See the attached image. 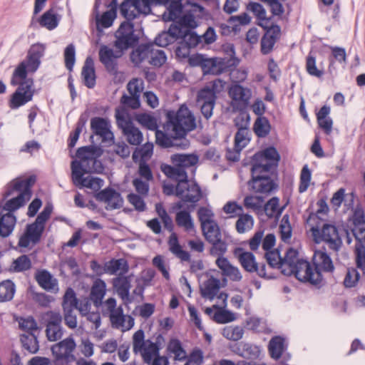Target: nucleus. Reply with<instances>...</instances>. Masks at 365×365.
<instances>
[{"instance_id":"f257e3e1","label":"nucleus","mask_w":365,"mask_h":365,"mask_svg":"<svg viewBox=\"0 0 365 365\" xmlns=\"http://www.w3.org/2000/svg\"><path fill=\"white\" fill-rule=\"evenodd\" d=\"M208 11L197 3L187 1L182 5L181 0L171 1L163 14L165 21H175L185 29H195L202 19H207Z\"/></svg>"},{"instance_id":"f03ea898","label":"nucleus","mask_w":365,"mask_h":365,"mask_svg":"<svg viewBox=\"0 0 365 365\" xmlns=\"http://www.w3.org/2000/svg\"><path fill=\"white\" fill-rule=\"evenodd\" d=\"M34 182L35 178L33 176L19 177L11 180L8 184L4 193L5 197H11V198L7 200L4 206H0V215L4 211L12 213L24 206L31 197V188Z\"/></svg>"},{"instance_id":"7ed1b4c3","label":"nucleus","mask_w":365,"mask_h":365,"mask_svg":"<svg viewBox=\"0 0 365 365\" xmlns=\"http://www.w3.org/2000/svg\"><path fill=\"white\" fill-rule=\"evenodd\" d=\"M288 262L283 265V274L294 275L300 282L318 285L323 281V275L316 272L314 265L307 260L299 259L296 250H288Z\"/></svg>"},{"instance_id":"20e7f679","label":"nucleus","mask_w":365,"mask_h":365,"mask_svg":"<svg viewBox=\"0 0 365 365\" xmlns=\"http://www.w3.org/2000/svg\"><path fill=\"white\" fill-rule=\"evenodd\" d=\"M162 172L168 178L178 181L175 187V195L183 202H197L202 197V191L199 185L192 181L187 180L186 172L174 170L171 165H161Z\"/></svg>"},{"instance_id":"39448f33","label":"nucleus","mask_w":365,"mask_h":365,"mask_svg":"<svg viewBox=\"0 0 365 365\" xmlns=\"http://www.w3.org/2000/svg\"><path fill=\"white\" fill-rule=\"evenodd\" d=\"M307 227L313 240L319 244L326 242L330 249L338 251L342 245L337 228L331 224L324 223L317 215H311L307 220Z\"/></svg>"},{"instance_id":"423d86ee","label":"nucleus","mask_w":365,"mask_h":365,"mask_svg":"<svg viewBox=\"0 0 365 365\" xmlns=\"http://www.w3.org/2000/svg\"><path fill=\"white\" fill-rule=\"evenodd\" d=\"M166 118L165 130H171L177 137L185 138L187 132L196 128L195 117L185 105H182L177 111H168Z\"/></svg>"},{"instance_id":"0eeeda50","label":"nucleus","mask_w":365,"mask_h":365,"mask_svg":"<svg viewBox=\"0 0 365 365\" xmlns=\"http://www.w3.org/2000/svg\"><path fill=\"white\" fill-rule=\"evenodd\" d=\"M52 205H46L37 216L34 222L26 226L24 233L19 238L20 247H30L38 243L45 228V224L52 212Z\"/></svg>"},{"instance_id":"6e6552de","label":"nucleus","mask_w":365,"mask_h":365,"mask_svg":"<svg viewBox=\"0 0 365 365\" xmlns=\"http://www.w3.org/2000/svg\"><path fill=\"white\" fill-rule=\"evenodd\" d=\"M45 48L41 44L33 45L29 51L27 58L19 64L14 70L11 83L17 86L22 81L29 80L28 72H35L41 63V58L43 56Z\"/></svg>"},{"instance_id":"1a4fd4ad","label":"nucleus","mask_w":365,"mask_h":365,"mask_svg":"<svg viewBox=\"0 0 365 365\" xmlns=\"http://www.w3.org/2000/svg\"><path fill=\"white\" fill-rule=\"evenodd\" d=\"M133 351L135 354H140L146 364H151L153 359L158 356L160 345L158 342L145 339V333L142 329L136 331L132 337Z\"/></svg>"},{"instance_id":"9d476101","label":"nucleus","mask_w":365,"mask_h":365,"mask_svg":"<svg viewBox=\"0 0 365 365\" xmlns=\"http://www.w3.org/2000/svg\"><path fill=\"white\" fill-rule=\"evenodd\" d=\"M118 126L122 130L127 141L133 145H140L143 139L141 131L134 125L123 109H116L115 114Z\"/></svg>"},{"instance_id":"9b49d317","label":"nucleus","mask_w":365,"mask_h":365,"mask_svg":"<svg viewBox=\"0 0 365 365\" xmlns=\"http://www.w3.org/2000/svg\"><path fill=\"white\" fill-rule=\"evenodd\" d=\"M252 179L248 185L250 189L256 192L263 195H269L276 189L277 185L269 176V171H264L259 166H252Z\"/></svg>"},{"instance_id":"f8f14e48","label":"nucleus","mask_w":365,"mask_h":365,"mask_svg":"<svg viewBox=\"0 0 365 365\" xmlns=\"http://www.w3.org/2000/svg\"><path fill=\"white\" fill-rule=\"evenodd\" d=\"M96 151V149L92 146L78 148L76 153L78 160H73L71 163V173H74L77 175L78 171H96L94 165L98 163Z\"/></svg>"},{"instance_id":"ddd939ff","label":"nucleus","mask_w":365,"mask_h":365,"mask_svg":"<svg viewBox=\"0 0 365 365\" xmlns=\"http://www.w3.org/2000/svg\"><path fill=\"white\" fill-rule=\"evenodd\" d=\"M151 0H125L120 5V13L126 19L133 20L146 16L151 11Z\"/></svg>"},{"instance_id":"4468645a","label":"nucleus","mask_w":365,"mask_h":365,"mask_svg":"<svg viewBox=\"0 0 365 365\" xmlns=\"http://www.w3.org/2000/svg\"><path fill=\"white\" fill-rule=\"evenodd\" d=\"M16 91L12 94L9 102L11 109H17L32 100L34 96L32 79L22 81L19 83Z\"/></svg>"},{"instance_id":"2eb2a0df","label":"nucleus","mask_w":365,"mask_h":365,"mask_svg":"<svg viewBox=\"0 0 365 365\" xmlns=\"http://www.w3.org/2000/svg\"><path fill=\"white\" fill-rule=\"evenodd\" d=\"M76 348V343L72 336L52 345L51 350L57 361L66 362L73 361L76 357L73 352Z\"/></svg>"},{"instance_id":"dca6fc26","label":"nucleus","mask_w":365,"mask_h":365,"mask_svg":"<svg viewBox=\"0 0 365 365\" xmlns=\"http://www.w3.org/2000/svg\"><path fill=\"white\" fill-rule=\"evenodd\" d=\"M123 22L115 33L116 40L115 46L120 50L128 49L133 46L138 41L134 35V25L130 22L131 20Z\"/></svg>"},{"instance_id":"f3484780","label":"nucleus","mask_w":365,"mask_h":365,"mask_svg":"<svg viewBox=\"0 0 365 365\" xmlns=\"http://www.w3.org/2000/svg\"><path fill=\"white\" fill-rule=\"evenodd\" d=\"M170 251L178 259L182 262H190V271L197 272L204 268L202 260H190V255L188 252L184 250L179 244L177 236L175 234L170 235L168 241Z\"/></svg>"},{"instance_id":"a211bd4d","label":"nucleus","mask_w":365,"mask_h":365,"mask_svg":"<svg viewBox=\"0 0 365 365\" xmlns=\"http://www.w3.org/2000/svg\"><path fill=\"white\" fill-rule=\"evenodd\" d=\"M228 93L232 99V106L237 109L247 107L252 97V91L238 83L233 84L230 88Z\"/></svg>"},{"instance_id":"6ab92c4d","label":"nucleus","mask_w":365,"mask_h":365,"mask_svg":"<svg viewBox=\"0 0 365 365\" xmlns=\"http://www.w3.org/2000/svg\"><path fill=\"white\" fill-rule=\"evenodd\" d=\"M96 199L105 204L107 210L120 209L123 205V199L121 195L115 190L110 187L101 190L96 195Z\"/></svg>"},{"instance_id":"aec40b11","label":"nucleus","mask_w":365,"mask_h":365,"mask_svg":"<svg viewBox=\"0 0 365 365\" xmlns=\"http://www.w3.org/2000/svg\"><path fill=\"white\" fill-rule=\"evenodd\" d=\"M279 155L274 147H269L255 155L257 161L252 166H259L264 171H269L279 160Z\"/></svg>"},{"instance_id":"412c9836","label":"nucleus","mask_w":365,"mask_h":365,"mask_svg":"<svg viewBox=\"0 0 365 365\" xmlns=\"http://www.w3.org/2000/svg\"><path fill=\"white\" fill-rule=\"evenodd\" d=\"M353 234L357 240L356 250L357 252L356 264L359 267L364 268L365 265V221L359 220L354 224L352 230Z\"/></svg>"},{"instance_id":"4be33fe9","label":"nucleus","mask_w":365,"mask_h":365,"mask_svg":"<svg viewBox=\"0 0 365 365\" xmlns=\"http://www.w3.org/2000/svg\"><path fill=\"white\" fill-rule=\"evenodd\" d=\"M131 282L132 275L125 274H118L111 280L114 292L125 303L132 302V297L130 294L132 287Z\"/></svg>"},{"instance_id":"5701e85b","label":"nucleus","mask_w":365,"mask_h":365,"mask_svg":"<svg viewBox=\"0 0 365 365\" xmlns=\"http://www.w3.org/2000/svg\"><path fill=\"white\" fill-rule=\"evenodd\" d=\"M168 132L170 133L171 137L161 130L155 131V140L158 145L163 148L177 147L182 149L189 147L190 141L186 138L177 137L173 134L171 130Z\"/></svg>"},{"instance_id":"b1692460","label":"nucleus","mask_w":365,"mask_h":365,"mask_svg":"<svg viewBox=\"0 0 365 365\" xmlns=\"http://www.w3.org/2000/svg\"><path fill=\"white\" fill-rule=\"evenodd\" d=\"M115 51L113 48L103 45L99 49V60L103 64L107 71L115 73L117 71V58L122 55V51Z\"/></svg>"},{"instance_id":"393cba45","label":"nucleus","mask_w":365,"mask_h":365,"mask_svg":"<svg viewBox=\"0 0 365 365\" xmlns=\"http://www.w3.org/2000/svg\"><path fill=\"white\" fill-rule=\"evenodd\" d=\"M216 96L207 90H200L197 96V106L200 108L201 113L207 120L210 119L215 106Z\"/></svg>"},{"instance_id":"a878e982","label":"nucleus","mask_w":365,"mask_h":365,"mask_svg":"<svg viewBox=\"0 0 365 365\" xmlns=\"http://www.w3.org/2000/svg\"><path fill=\"white\" fill-rule=\"evenodd\" d=\"M110 128V122L106 118L95 117L91 120V128L93 133L100 136L103 142L113 140L114 135Z\"/></svg>"},{"instance_id":"bb28decb","label":"nucleus","mask_w":365,"mask_h":365,"mask_svg":"<svg viewBox=\"0 0 365 365\" xmlns=\"http://www.w3.org/2000/svg\"><path fill=\"white\" fill-rule=\"evenodd\" d=\"M88 173L89 172L87 171H78L77 175H76L74 173H71L73 184L80 188L87 187L94 191L99 190L103 185V180L91 175L83 177L84 174Z\"/></svg>"},{"instance_id":"cd10ccee","label":"nucleus","mask_w":365,"mask_h":365,"mask_svg":"<svg viewBox=\"0 0 365 365\" xmlns=\"http://www.w3.org/2000/svg\"><path fill=\"white\" fill-rule=\"evenodd\" d=\"M109 319L112 327L123 332L129 331L135 324L134 318L130 315L124 314L121 306L118 307L116 312L109 316Z\"/></svg>"},{"instance_id":"c85d7f7f","label":"nucleus","mask_w":365,"mask_h":365,"mask_svg":"<svg viewBox=\"0 0 365 365\" xmlns=\"http://www.w3.org/2000/svg\"><path fill=\"white\" fill-rule=\"evenodd\" d=\"M313 265L315 271L322 273H332L334 270V265L330 256L326 251L317 250L312 257Z\"/></svg>"},{"instance_id":"c756f323","label":"nucleus","mask_w":365,"mask_h":365,"mask_svg":"<svg viewBox=\"0 0 365 365\" xmlns=\"http://www.w3.org/2000/svg\"><path fill=\"white\" fill-rule=\"evenodd\" d=\"M230 60L222 58H206L203 63L204 74L220 75L227 71Z\"/></svg>"},{"instance_id":"7c9ffc66","label":"nucleus","mask_w":365,"mask_h":365,"mask_svg":"<svg viewBox=\"0 0 365 365\" xmlns=\"http://www.w3.org/2000/svg\"><path fill=\"white\" fill-rule=\"evenodd\" d=\"M174 170H182L185 168L195 165L199 161V157L196 154H174L170 157Z\"/></svg>"},{"instance_id":"2f4dec72","label":"nucleus","mask_w":365,"mask_h":365,"mask_svg":"<svg viewBox=\"0 0 365 365\" xmlns=\"http://www.w3.org/2000/svg\"><path fill=\"white\" fill-rule=\"evenodd\" d=\"M128 270V263L124 258L111 259L103 265V272L110 275L125 274Z\"/></svg>"},{"instance_id":"473e14b6","label":"nucleus","mask_w":365,"mask_h":365,"mask_svg":"<svg viewBox=\"0 0 365 365\" xmlns=\"http://www.w3.org/2000/svg\"><path fill=\"white\" fill-rule=\"evenodd\" d=\"M220 288V279L210 277L200 285V293L203 298L212 300L219 292Z\"/></svg>"},{"instance_id":"72a5a7b5","label":"nucleus","mask_w":365,"mask_h":365,"mask_svg":"<svg viewBox=\"0 0 365 365\" xmlns=\"http://www.w3.org/2000/svg\"><path fill=\"white\" fill-rule=\"evenodd\" d=\"M81 76L83 83L89 88L96 85V72L93 60L91 57H87L82 68Z\"/></svg>"},{"instance_id":"f704fd0d","label":"nucleus","mask_w":365,"mask_h":365,"mask_svg":"<svg viewBox=\"0 0 365 365\" xmlns=\"http://www.w3.org/2000/svg\"><path fill=\"white\" fill-rule=\"evenodd\" d=\"M106 294V284L101 279H97L94 281L91 289V300L96 307H99L103 304V299Z\"/></svg>"},{"instance_id":"c9c22d12","label":"nucleus","mask_w":365,"mask_h":365,"mask_svg":"<svg viewBox=\"0 0 365 365\" xmlns=\"http://www.w3.org/2000/svg\"><path fill=\"white\" fill-rule=\"evenodd\" d=\"M279 33V28L276 26L272 29L268 30L261 39V52L266 55L269 53L275 44L278 35Z\"/></svg>"},{"instance_id":"e433bc0d","label":"nucleus","mask_w":365,"mask_h":365,"mask_svg":"<svg viewBox=\"0 0 365 365\" xmlns=\"http://www.w3.org/2000/svg\"><path fill=\"white\" fill-rule=\"evenodd\" d=\"M235 255L238 258L242 267L249 272L256 270V261L254 255L250 252H245L242 248L235 250Z\"/></svg>"},{"instance_id":"4c0bfd02","label":"nucleus","mask_w":365,"mask_h":365,"mask_svg":"<svg viewBox=\"0 0 365 365\" xmlns=\"http://www.w3.org/2000/svg\"><path fill=\"white\" fill-rule=\"evenodd\" d=\"M16 222L13 213H4L0 215V236L6 237L13 232Z\"/></svg>"},{"instance_id":"58836bf2","label":"nucleus","mask_w":365,"mask_h":365,"mask_svg":"<svg viewBox=\"0 0 365 365\" xmlns=\"http://www.w3.org/2000/svg\"><path fill=\"white\" fill-rule=\"evenodd\" d=\"M151 43L139 45L130 54V59L135 66L148 62L150 53Z\"/></svg>"},{"instance_id":"ea45409f","label":"nucleus","mask_w":365,"mask_h":365,"mask_svg":"<svg viewBox=\"0 0 365 365\" xmlns=\"http://www.w3.org/2000/svg\"><path fill=\"white\" fill-rule=\"evenodd\" d=\"M38 284L46 290L54 291L58 289L57 280L46 270L39 272L36 275Z\"/></svg>"},{"instance_id":"a19ab883","label":"nucleus","mask_w":365,"mask_h":365,"mask_svg":"<svg viewBox=\"0 0 365 365\" xmlns=\"http://www.w3.org/2000/svg\"><path fill=\"white\" fill-rule=\"evenodd\" d=\"M116 18V8H111L110 10L104 12L101 16H96V28L100 32L103 29H107L113 25Z\"/></svg>"},{"instance_id":"79ce46f5","label":"nucleus","mask_w":365,"mask_h":365,"mask_svg":"<svg viewBox=\"0 0 365 365\" xmlns=\"http://www.w3.org/2000/svg\"><path fill=\"white\" fill-rule=\"evenodd\" d=\"M60 18L56 12L51 9L46 11L40 18L38 22L42 27L46 28L48 30H53L59 23Z\"/></svg>"},{"instance_id":"37998d69","label":"nucleus","mask_w":365,"mask_h":365,"mask_svg":"<svg viewBox=\"0 0 365 365\" xmlns=\"http://www.w3.org/2000/svg\"><path fill=\"white\" fill-rule=\"evenodd\" d=\"M284 341L281 336H274L269 341L268 351L271 357L274 359H279L284 351Z\"/></svg>"},{"instance_id":"c03bdc74","label":"nucleus","mask_w":365,"mask_h":365,"mask_svg":"<svg viewBox=\"0 0 365 365\" xmlns=\"http://www.w3.org/2000/svg\"><path fill=\"white\" fill-rule=\"evenodd\" d=\"M263 206L265 214L269 218H279L284 209V206L279 207V200L277 197H272Z\"/></svg>"},{"instance_id":"a18cd8bd","label":"nucleus","mask_w":365,"mask_h":365,"mask_svg":"<svg viewBox=\"0 0 365 365\" xmlns=\"http://www.w3.org/2000/svg\"><path fill=\"white\" fill-rule=\"evenodd\" d=\"M175 222L178 226L182 227L186 232H190L194 230L193 220L190 213L185 210H180L176 213Z\"/></svg>"},{"instance_id":"49530a36","label":"nucleus","mask_w":365,"mask_h":365,"mask_svg":"<svg viewBox=\"0 0 365 365\" xmlns=\"http://www.w3.org/2000/svg\"><path fill=\"white\" fill-rule=\"evenodd\" d=\"M21 342L24 349L31 354H35L39 349L37 337L34 333L22 334Z\"/></svg>"},{"instance_id":"de8ad7c7","label":"nucleus","mask_w":365,"mask_h":365,"mask_svg":"<svg viewBox=\"0 0 365 365\" xmlns=\"http://www.w3.org/2000/svg\"><path fill=\"white\" fill-rule=\"evenodd\" d=\"M153 152V144L152 143H146L140 148H138L133 153V160L135 163L138 162L140 159V162H145L149 159Z\"/></svg>"},{"instance_id":"09e8293b","label":"nucleus","mask_w":365,"mask_h":365,"mask_svg":"<svg viewBox=\"0 0 365 365\" xmlns=\"http://www.w3.org/2000/svg\"><path fill=\"white\" fill-rule=\"evenodd\" d=\"M16 291L15 284L11 280H4L0 283V302L13 299Z\"/></svg>"},{"instance_id":"8fccbe9b","label":"nucleus","mask_w":365,"mask_h":365,"mask_svg":"<svg viewBox=\"0 0 365 365\" xmlns=\"http://www.w3.org/2000/svg\"><path fill=\"white\" fill-rule=\"evenodd\" d=\"M270 123L268 119L264 116H259L256 119L253 130L255 134L260 138L266 137L270 132Z\"/></svg>"},{"instance_id":"3c124183","label":"nucleus","mask_w":365,"mask_h":365,"mask_svg":"<svg viewBox=\"0 0 365 365\" xmlns=\"http://www.w3.org/2000/svg\"><path fill=\"white\" fill-rule=\"evenodd\" d=\"M266 258L269 264L272 267H278L283 273V265L288 262V250L284 258H282L278 251L267 252L266 253Z\"/></svg>"},{"instance_id":"603ef678","label":"nucleus","mask_w":365,"mask_h":365,"mask_svg":"<svg viewBox=\"0 0 365 365\" xmlns=\"http://www.w3.org/2000/svg\"><path fill=\"white\" fill-rule=\"evenodd\" d=\"M202 234L207 242L222 237L221 231L216 221L201 227Z\"/></svg>"},{"instance_id":"864d4df0","label":"nucleus","mask_w":365,"mask_h":365,"mask_svg":"<svg viewBox=\"0 0 365 365\" xmlns=\"http://www.w3.org/2000/svg\"><path fill=\"white\" fill-rule=\"evenodd\" d=\"M167 57L165 52L161 49L156 48L155 46L151 43L148 63L154 66L160 67L165 63Z\"/></svg>"},{"instance_id":"5fc2aeb1","label":"nucleus","mask_w":365,"mask_h":365,"mask_svg":"<svg viewBox=\"0 0 365 365\" xmlns=\"http://www.w3.org/2000/svg\"><path fill=\"white\" fill-rule=\"evenodd\" d=\"M236 222V230L238 233L242 234L252 229L254 225L253 217L248 214H240Z\"/></svg>"},{"instance_id":"6e6d98bb","label":"nucleus","mask_w":365,"mask_h":365,"mask_svg":"<svg viewBox=\"0 0 365 365\" xmlns=\"http://www.w3.org/2000/svg\"><path fill=\"white\" fill-rule=\"evenodd\" d=\"M167 349L169 353L174 354V360L175 361H182L186 358V352L178 339H171L168 343Z\"/></svg>"},{"instance_id":"4d7b16f0","label":"nucleus","mask_w":365,"mask_h":365,"mask_svg":"<svg viewBox=\"0 0 365 365\" xmlns=\"http://www.w3.org/2000/svg\"><path fill=\"white\" fill-rule=\"evenodd\" d=\"M244 205L247 209L255 212H260L264 205V198L261 196L248 195L244 199Z\"/></svg>"},{"instance_id":"13d9d810","label":"nucleus","mask_w":365,"mask_h":365,"mask_svg":"<svg viewBox=\"0 0 365 365\" xmlns=\"http://www.w3.org/2000/svg\"><path fill=\"white\" fill-rule=\"evenodd\" d=\"M279 233L281 239L284 242H288L292 237V228L289 222V217L284 215L279 225Z\"/></svg>"},{"instance_id":"bf43d9fd","label":"nucleus","mask_w":365,"mask_h":365,"mask_svg":"<svg viewBox=\"0 0 365 365\" xmlns=\"http://www.w3.org/2000/svg\"><path fill=\"white\" fill-rule=\"evenodd\" d=\"M244 330L242 327L236 326H227L222 331L224 337L232 341H238L243 336Z\"/></svg>"},{"instance_id":"052dcab7","label":"nucleus","mask_w":365,"mask_h":365,"mask_svg":"<svg viewBox=\"0 0 365 365\" xmlns=\"http://www.w3.org/2000/svg\"><path fill=\"white\" fill-rule=\"evenodd\" d=\"M250 142L249 130L246 128L238 129L235 137V149L242 150Z\"/></svg>"},{"instance_id":"680f3d73","label":"nucleus","mask_w":365,"mask_h":365,"mask_svg":"<svg viewBox=\"0 0 365 365\" xmlns=\"http://www.w3.org/2000/svg\"><path fill=\"white\" fill-rule=\"evenodd\" d=\"M209 242L212 245L210 250L212 256L217 257V258L224 257L227 250V245L225 241L222 240V237L216 239L215 241H210Z\"/></svg>"},{"instance_id":"e2e57ef3","label":"nucleus","mask_w":365,"mask_h":365,"mask_svg":"<svg viewBox=\"0 0 365 365\" xmlns=\"http://www.w3.org/2000/svg\"><path fill=\"white\" fill-rule=\"evenodd\" d=\"M261 354V348L259 346L245 343L242 345V353L240 355L244 358L257 359Z\"/></svg>"},{"instance_id":"0e129e2a","label":"nucleus","mask_w":365,"mask_h":365,"mask_svg":"<svg viewBox=\"0 0 365 365\" xmlns=\"http://www.w3.org/2000/svg\"><path fill=\"white\" fill-rule=\"evenodd\" d=\"M78 302L74 290L72 288H68L63 298V309H75Z\"/></svg>"},{"instance_id":"69168bd1","label":"nucleus","mask_w":365,"mask_h":365,"mask_svg":"<svg viewBox=\"0 0 365 365\" xmlns=\"http://www.w3.org/2000/svg\"><path fill=\"white\" fill-rule=\"evenodd\" d=\"M11 267L16 272L29 270L31 267V261L29 256L23 255L13 262Z\"/></svg>"},{"instance_id":"338daca9","label":"nucleus","mask_w":365,"mask_h":365,"mask_svg":"<svg viewBox=\"0 0 365 365\" xmlns=\"http://www.w3.org/2000/svg\"><path fill=\"white\" fill-rule=\"evenodd\" d=\"M197 217L201 227L215 221L214 212L207 207H200L197 210Z\"/></svg>"},{"instance_id":"774afa93","label":"nucleus","mask_w":365,"mask_h":365,"mask_svg":"<svg viewBox=\"0 0 365 365\" xmlns=\"http://www.w3.org/2000/svg\"><path fill=\"white\" fill-rule=\"evenodd\" d=\"M311 171L307 165H305L301 171L300 182L299 185V192L303 193L306 192L309 186L311 181Z\"/></svg>"}]
</instances>
